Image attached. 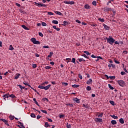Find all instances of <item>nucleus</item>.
Returning <instances> with one entry per match:
<instances>
[{"instance_id": "nucleus-44", "label": "nucleus", "mask_w": 128, "mask_h": 128, "mask_svg": "<svg viewBox=\"0 0 128 128\" xmlns=\"http://www.w3.org/2000/svg\"><path fill=\"white\" fill-rule=\"evenodd\" d=\"M50 68H52V67L50 66H46L45 67V70H50Z\"/></svg>"}, {"instance_id": "nucleus-49", "label": "nucleus", "mask_w": 128, "mask_h": 128, "mask_svg": "<svg viewBox=\"0 0 128 128\" xmlns=\"http://www.w3.org/2000/svg\"><path fill=\"white\" fill-rule=\"evenodd\" d=\"M42 26H46V23L44 22H42Z\"/></svg>"}, {"instance_id": "nucleus-55", "label": "nucleus", "mask_w": 128, "mask_h": 128, "mask_svg": "<svg viewBox=\"0 0 128 128\" xmlns=\"http://www.w3.org/2000/svg\"><path fill=\"white\" fill-rule=\"evenodd\" d=\"M16 6H18V8H22V6H20V4H18V3H16Z\"/></svg>"}, {"instance_id": "nucleus-37", "label": "nucleus", "mask_w": 128, "mask_h": 128, "mask_svg": "<svg viewBox=\"0 0 128 128\" xmlns=\"http://www.w3.org/2000/svg\"><path fill=\"white\" fill-rule=\"evenodd\" d=\"M30 116L31 118H36V114H34V113H31L30 114Z\"/></svg>"}, {"instance_id": "nucleus-13", "label": "nucleus", "mask_w": 128, "mask_h": 128, "mask_svg": "<svg viewBox=\"0 0 128 128\" xmlns=\"http://www.w3.org/2000/svg\"><path fill=\"white\" fill-rule=\"evenodd\" d=\"M51 86H52V85L48 84V86H44V90H48L50 88Z\"/></svg>"}, {"instance_id": "nucleus-62", "label": "nucleus", "mask_w": 128, "mask_h": 128, "mask_svg": "<svg viewBox=\"0 0 128 128\" xmlns=\"http://www.w3.org/2000/svg\"><path fill=\"white\" fill-rule=\"evenodd\" d=\"M40 118H42V116H40V115H38L36 116V118L38 120H40Z\"/></svg>"}, {"instance_id": "nucleus-16", "label": "nucleus", "mask_w": 128, "mask_h": 128, "mask_svg": "<svg viewBox=\"0 0 128 128\" xmlns=\"http://www.w3.org/2000/svg\"><path fill=\"white\" fill-rule=\"evenodd\" d=\"M42 102H50L48 100V98H44L42 100Z\"/></svg>"}, {"instance_id": "nucleus-18", "label": "nucleus", "mask_w": 128, "mask_h": 128, "mask_svg": "<svg viewBox=\"0 0 128 128\" xmlns=\"http://www.w3.org/2000/svg\"><path fill=\"white\" fill-rule=\"evenodd\" d=\"M54 12L55 14H58V16H62V14L60 12L55 11Z\"/></svg>"}, {"instance_id": "nucleus-11", "label": "nucleus", "mask_w": 128, "mask_h": 128, "mask_svg": "<svg viewBox=\"0 0 128 128\" xmlns=\"http://www.w3.org/2000/svg\"><path fill=\"white\" fill-rule=\"evenodd\" d=\"M22 27L24 28V30H30V28H28L26 25L23 24L22 25Z\"/></svg>"}, {"instance_id": "nucleus-51", "label": "nucleus", "mask_w": 128, "mask_h": 128, "mask_svg": "<svg viewBox=\"0 0 128 128\" xmlns=\"http://www.w3.org/2000/svg\"><path fill=\"white\" fill-rule=\"evenodd\" d=\"M112 16H116V12L114 10H112Z\"/></svg>"}, {"instance_id": "nucleus-56", "label": "nucleus", "mask_w": 128, "mask_h": 128, "mask_svg": "<svg viewBox=\"0 0 128 128\" xmlns=\"http://www.w3.org/2000/svg\"><path fill=\"white\" fill-rule=\"evenodd\" d=\"M48 14H49V16H54V14L52 12H48Z\"/></svg>"}, {"instance_id": "nucleus-19", "label": "nucleus", "mask_w": 128, "mask_h": 128, "mask_svg": "<svg viewBox=\"0 0 128 128\" xmlns=\"http://www.w3.org/2000/svg\"><path fill=\"white\" fill-rule=\"evenodd\" d=\"M110 116L112 118H114V120H118V116H116L114 115H110Z\"/></svg>"}, {"instance_id": "nucleus-57", "label": "nucleus", "mask_w": 128, "mask_h": 128, "mask_svg": "<svg viewBox=\"0 0 128 128\" xmlns=\"http://www.w3.org/2000/svg\"><path fill=\"white\" fill-rule=\"evenodd\" d=\"M38 34L40 36H44V34H42V33L41 32H39Z\"/></svg>"}, {"instance_id": "nucleus-47", "label": "nucleus", "mask_w": 128, "mask_h": 128, "mask_svg": "<svg viewBox=\"0 0 128 128\" xmlns=\"http://www.w3.org/2000/svg\"><path fill=\"white\" fill-rule=\"evenodd\" d=\"M114 62L116 63V64H120V62H118V61L117 60H116V58H114Z\"/></svg>"}, {"instance_id": "nucleus-10", "label": "nucleus", "mask_w": 128, "mask_h": 128, "mask_svg": "<svg viewBox=\"0 0 128 128\" xmlns=\"http://www.w3.org/2000/svg\"><path fill=\"white\" fill-rule=\"evenodd\" d=\"M2 122L5 124H6L8 126H10V124L8 122V121L6 120L5 119H2Z\"/></svg>"}, {"instance_id": "nucleus-8", "label": "nucleus", "mask_w": 128, "mask_h": 128, "mask_svg": "<svg viewBox=\"0 0 128 128\" xmlns=\"http://www.w3.org/2000/svg\"><path fill=\"white\" fill-rule=\"evenodd\" d=\"M104 12H110V10H112V8H108V7H104Z\"/></svg>"}, {"instance_id": "nucleus-58", "label": "nucleus", "mask_w": 128, "mask_h": 128, "mask_svg": "<svg viewBox=\"0 0 128 128\" xmlns=\"http://www.w3.org/2000/svg\"><path fill=\"white\" fill-rule=\"evenodd\" d=\"M120 74H122V76H124V74H126V72H120Z\"/></svg>"}, {"instance_id": "nucleus-29", "label": "nucleus", "mask_w": 128, "mask_h": 128, "mask_svg": "<svg viewBox=\"0 0 128 128\" xmlns=\"http://www.w3.org/2000/svg\"><path fill=\"white\" fill-rule=\"evenodd\" d=\"M9 50H14V48L12 46V45H10V46L9 47Z\"/></svg>"}, {"instance_id": "nucleus-15", "label": "nucleus", "mask_w": 128, "mask_h": 128, "mask_svg": "<svg viewBox=\"0 0 128 128\" xmlns=\"http://www.w3.org/2000/svg\"><path fill=\"white\" fill-rule=\"evenodd\" d=\"M92 79H89L87 82H86V84H92Z\"/></svg>"}, {"instance_id": "nucleus-52", "label": "nucleus", "mask_w": 128, "mask_h": 128, "mask_svg": "<svg viewBox=\"0 0 128 128\" xmlns=\"http://www.w3.org/2000/svg\"><path fill=\"white\" fill-rule=\"evenodd\" d=\"M21 14H24V10L21 9L19 10Z\"/></svg>"}, {"instance_id": "nucleus-31", "label": "nucleus", "mask_w": 128, "mask_h": 128, "mask_svg": "<svg viewBox=\"0 0 128 128\" xmlns=\"http://www.w3.org/2000/svg\"><path fill=\"white\" fill-rule=\"evenodd\" d=\"M109 102L110 104H112V106H115L116 104H114V102L112 100H110Z\"/></svg>"}, {"instance_id": "nucleus-61", "label": "nucleus", "mask_w": 128, "mask_h": 128, "mask_svg": "<svg viewBox=\"0 0 128 128\" xmlns=\"http://www.w3.org/2000/svg\"><path fill=\"white\" fill-rule=\"evenodd\" d=\"M18 124H20V126H24V124L20 122H18Z\"/></svg>"}, {"instance_id": "nucleus-54", "label": "nucleus", "mask_w": 128, "mask_h": 128, "mask_svg": "<svg viewBox=\"0 0 128 128\" xmlns=\"http://www.w3.org/2000/svg\"><path fill=\"white\" fill-rule=\"evenodd\" d=\"M62 84L65 86H68V82H62Z\"/></svg>"}, {"instance_id": "nucleus-6", "label": "nucleus", "mask_w": 128, "mask_h": 128, "mask_svg": "<svg viewBox=\"0 0 128 128\" xmlns=\"http://www.w3.org/2000/svg\"><path fill=\"white\" fill-rule=\"evenodd\" d=\"M103 26L104 27V30H110V26H108L106 24H103Z\"/></svg>"}, {"instance_id": "nucleus-24", "label": "nucleus", "mask_w": 128, "mask_h": 128, "mask_svg": "<svg viewBox=\"0 0 128 128\" xmlns=\"http://www.w3.org/2000/svg\"><path fill=\"white\" fill-rule=\"evenodd\" d=\"M81 56H84L86 58H88V57L86 54H82V52L81 53Z\"/></svg>"}, {"instance_id": "nucleus-64", "label": "nucleus", "mask_w": 128, "mask_h": 128, "mask_svg": "<svg viewBox=\"0 0 128 128\" xmlns=\"http://www.w3.org/2000/svg\"><path fill=\"white\" fill-rule=\"evenodd\" d=\"M128 51L126 50H124L123 51V54H128Z\"/></svg>"}, {"instance_id": "nucleus-63", "label": "nucleus", "mask_w": 128, "mask_h": 128, "mask_svg": "<svg viewBox=\"0 0 128 128\" xmlns=\"http://www.w3.org/2000/svg\"><path fill=\"white\" fill-rule=\"evenodd\" d=\"M10 120H12L14 118V116H10Z\"/></svg>"}, {"instance_id": "nucleus-23", "label": "nucleus", "mask_w": 128, "mask_h": 128, "mask_svg": "<svg viewBox=\"0 0 128 128\" xmlns=\"http://www.w3.org/2000/svg\"><path fill=\"white\" fill-rule=\"evenodd\" d=\"M52 54H54V52H50V54L48 56V58H52Z\"/></svg>"}, {"instance_id": "nucleus-27", "label": "nucleus", "mask_w": 128, "mask_h": 128, "mask_svg": "<svg viewBox=\"0 0 128 128\" xmlns=\"http://www.w3.org/2000/svg\"><path fill=\"white\" fill-rule=\"evenodd\" d=\"M86 90H88L90 92V90H92V87L90 86H88L86 88Z\"/></svg>"}, {"instance_id": "nucleus-5", "label": "nucleus", "mask_w": 128, "mask_h": 128, "mask_svg": "<svg viewBox=\"0 0 128 128\" xmlns=\"http://www.w3.org/2000/svg\"><path fill=\"white\" fill-rule=\"evenodd\" d=\"M94 120L96 122H102V119L100 118H95Z\"/></svg>"}, {"instance_id": "nucleus-28", "label": "nucleus", "mask_w": 128, "mask_h": 128, "mask_svg": "<svg viewBox=\"0 0 128 128\" xmlns=\"http://www.w3.org/2000/svg\"><path fill=\"white\" fill-rule=\"evenodd\" d=\"M78 86H80V85H78V84L72 85V87L74 88H78Z\"/></svg>"}, {"instance_id": "nucleus-2", "label": "nucleus", "mask_w": 128, "mask_h": 128, "mask_svg": "<svg viewBox=\"0 0 128 128\" xmlns=\"http://www.w3.org/2000/svg\"><path fill=\"white\" fill-rule=\"evenodd\" d=\"M2 96L4 100H6V98H16V96L14 94H10L8 93L4 94Z\"/></svg>"}, {"instance_id": "nucleus-12", "label": "nucleus", "mask_w": 128, "mask_h": 128, "mask_svg": "<svg viewBox=\"0 0 128 128\" xmlns=\"http://www.w3.org/2000/svg\"><path fill=\"white\" fill-rule=\"evenodd\" d=\"M66 106H70V108H72V106H74V104L68 103V104H66Z\"/></svg>"}, {"instance_id": "nucleus-22", "label": "nucleus", "mask_w": 128, "mask_h": 128, "mask_svg": "<svg viewBox=\"0 0 128 128\" xmlns=\"http://www.w3.org/2000/svg\"><path fill=\"white\" fill-rule=\"evenodd\" d=\"M84 108H88H88H90V106H88V105L87 104H82Z\"/></svg>"}, {"instance_id": "nucleus-53", "label": "nucleus", "mask_w": 128, "mask_h": 128, "mask_svg": "<svg viewBox=\"0 0 128 128\" xmlns=\"http://www.w3.org/2000/svg\"><path fill=\"white\" fill-rule=\"evenodd\" d=\"M72 62H73L74 64H76V58H72Z\"/></svg>"}, {"instance_id": "nucleus-50", "label": "nucleus", "mask_w": 128, "mask_h": 128, "mask_svg": "<svg viewBox=\"0 0 128 128\" xmlns=\"http://www.w3.org/2000/svg\"><path fill=\"white\" fill-rule=\"evenodd\" d=\"M66 60H67V62H70V60H72V58H66Z\"/></svg>"}, {"instance_id": "nucleus-35", "label": "nucleus", "mask_w": 128, "mask_h": 128, "mask_svg": "<svg viewBox=\"0 0 128 128\" xmlns=\"http://www.w3.org/2000/svg\"><path fill=\"white\" fill-rule=\"evenodd\" d=\"M40 44V41L38 40L35 41V42L34 43V44Z\"/></svg>"}, {"instance_id": "nucleus-21", "label": "nucleus", "mask_w": 128, "mask_h": 128, "mask_svg": "<svg viewBox=\"0 0 128 128\" xmlns=\"http://www.w3.org/2000/svg\"><path fill=\"white\" fill-rule=\"evenodd\" d=\"M36 40V39L34 38H31V42H33V44H34Z\"/></svg>"}, {"instance_id": "nucleus-17", "label": "nucleus", "mask_w": 128, "mask_h": 128, "mask_svg": "<svg viewBox=\"0 0 128 128\" xmlns=\"http://www.w3.org/2000/svg\"><path fill=\"white\" fill-rule=\"evenodd\" d=\"M20 76V74H16V76L14 77V80H18V78Z\"/></svg>"}, {"instance_id": "nucleus-42", "label": "nucleus", "mask_w": 128, "mask_h": 128, "mask_svg": "<svg viewBox=\"0 0 128 128\" xmlns=\"http://www.w3.org/2000/svg\"><path fill=\"white\" fill-rule=\"evenodd\" d=\"M34 4L37 6H39L40 8V4H42L38 3L36 2H34Z\"/></svg>"}, {"instance_id": "nucleus-3", "label": "nucleus", "mask_w": 128, "mask_h": 128, "mask_svg": "<svg viewBox=\"0 0 128 128\" xmlns=\"http://www.w3.org/2000/svg\"><path fill=\"white\" fill-rule=\"evenodd\" d=\"M117 82L120 86H122V88H124V86H126V82L124 81V80H118L117 81Z\"/></svg>"}, {"instance_id": "nucleus-33", "label": "nucleus", "mask_w": 128, "mask_h": 128, "mask_svg": "<svg viewBox=\"0 0 128 128\" xmlns=\"http://www.w3.org/2000/svg\"><path fill=\"white\" fill-rule=\"evenodd\" d=\"M32 88V90H34V92H36V94H38V96H40V93L36 90V89H34V88Z\"/></svg>"}, {"instance_id": "nucleus-60", "label": "nucleus", "mask_w": 128, "mask_h": 128, "mask_svg": "<svg viewBox=\"0 0 128 128\" xmlns=\"http://www.w3.org/2000/svg\"><path fill=\"white\" fill-rule=\"evenodd\" d=\"M41 112H44V114H48V112H46V110H41Z\"/></svg>"}, {"instance_id": "nucleus-26", "label": "nucleus", "mask_w": 128, "mask_h": 128, "mask_svg": "<svg viewBox=\"0 0 128 128\" xmlns=\"http://www.w3.org/2000/svg\"><path fill=\"white\" fill-rule=\"evenodd\" d=\"M108 86L109 88H110V90H114V88L112 87V85H110V84H108Z\"/></svg>"}, {"instance_id": "nucleus-59", "label": "nucleus", "mask_w": 128, "mask_h": 128, "mask_svg": "<svg viewBox=\"0 0 128 128\" xmlns=\"http://www.w3.org/2000/svg\"><path fill=\"white\" fill-rule=\"evenodd\" d=\"M114 43H115V44H119L120 41H114Z\"/></svg>"}, {"instance_id": "nucleus-34", "label": "nucleus", "mask_w": 128, "mask_h": 128, "mask_svg": "<svg viewBox=\"0 0 128 128\" xmlns=\"http://www.w3.org/2000/svg\"><path fill=\"white\" fill-rule=\"evenodd\" d=\"M84 54H86V56L90 55V53H89V52L88 51H84Z\"/></svg>"}, {"instance_id": "nucleus-46", "label": "nucleus", "mask_w": 128, "mask_h": 128, "mask_svg": "<svg viewBox=\"0 0 128 128\" xmlns=\"http://www.w3.org/2000/svg\"><path fill=\"white\" fill-rule=\"evenodd\" d=\"M92 4H93V6H96V1L94 0L92 2Z\"/></svg>"}, {"instance_id": "nucleus-20", "label": "nucleus", "mask_w": 128, "mask_h": 128, "mask_svg": "<svg viewBox=\"0 0 128 128\" xmlns=\"http://www.w3.org/2000/svg\"><path fill=\"white\" fill-rule=\"evenodd\" d=\"M111 124H113L114 126V124H116V120H112L111 121Z\"/></svg>"}, {"instance_id": "nucleus-1", "label": "nucleus", "mask_w": 128, "mask_h": 128, "mask_svg": "<svg viewBox=\"0 0 128 128\" xmlns=\"http://www.w3.org/2000/svg\"><path fill=\"white\" fill-rule=\"evenodd\" d=\"M107 40V42L111 46H112L114 44V42H116V40H114L112 36H109L108 38L106 37L104 38V40Z\"/></svg>"}, {"instance_id": "nucleus-4", "label": "nucleus", "mask_w": 128, "mask_h": 128, "mask_svg": "<svg viewBox=\"0 0 128 128\" xmlns=\"http://www.w3.org/2000/svg\"><path fill=\"white\" fill-rule=\"evenodd\" d=\"M64 4H74V2H68V1H64Z\"/></svg>"}, {"instance_id": "nucleus-43", "label": "nucleus", "mask_w": 128, "mask_h": 128, "mask_svg": "<svg viewBox=\"0 0 128 128\" xmlns=\"http://www.w3.org/2000/svg\"><path fill=\"white\" fill-rule=\"evenodd\" d=\"M66 128H71L72 125L70 124H68V123H67Z\"/></svg>"}, {"instance_id": "nucleus-41", "label": "nucleus", "mask_w": 128, "mask_h": 128, "mask_svg": "<svg viewBox=\"0 0 128 128\" xmlns=\"http://www.w3.org/2000/svg\"><path fill=\"white\" fill-rule=\"evenodd\" d=\"M40 8H42V6H43V8H46V4H42L40 5Z\"/></svg>"}, {"instance_id": "nucleus-36", "label": "nucleus", "mask_w": 128, "mask_h": 128, "mask_svg": "<svg viewBox=\"0 0 128 128\" xmlns=\"http://www.w3.org/2000/svg\"><path fill=\"white\" fill-rule=\"evenodd\" d=\"M109 78H110V80H114L116 78V76H110Z\"/></svg>"}, {"instance_id": "nucleus-32", "label": "nucleus", "mask_w": 128, "mask_h": 128, "mask_svg": "<svg viewBox=\"0 0 128 128\" xmlns=\"http://www.w3.org/2000/svg\"><path fill=\"white\" fill-rule=\"evenodd\" d=\"M44 126L45 128H48V126H50V124H48V122H45Z\"/></svg>"}, {"instance_id": "nucleus-9", "label": "nucleus", "mask_w": 128, "mask_h": 128, "mask_svg": "<svg viewBox=\"0 0 128 128\" xmlns=\"http://www.w3.org/2000/svg\"><path fill=\"white\" fill-rule=\"evenodd\" d=\"M73 100L74 102H77V104H80V100L78 98H73Z\"/></svg>"}, {"instance_id": "nucleus-39", "label": "nucleus", "mask_w": 128, "mask_h": 128, "mask_svg": "<svg viewBox=\"0 0 128 128\" xmlns=\"http://www.w3.org/2000/svg\"><path fill=\"white\" fill-rule=\"evenodd\" d=\"M64 116H64V114H60L59 115L60 118H64Z\"/></svg>"}, {"instance_id": "nucleus-25", "label": "nucleus", "mask_w": 128, "mask_h": 128, "mask_svg": "<svg viewBox=\"0 0 128 128\" xmlns=\"http://www.w3.org/2000/svg\"><path fill=\"white\" fill-rule=\"evenodd\" d=\"M52 24H58V20H54L52 21Z\"/></svg>"}, {"instance_id": "nucleus-38", "label": "nucleus", "mask_w": 128, "mask_h": 128, "mask_svg": "<svg viewBox=\"0 0 128 128\" xmlns=\"http://www.w3.org/2000/svg\"><path fill=\"white\" fill-rule=\"evenodd\" d=\"M102 116H104V113L101 112L100 114L98 116V118H102Z\"/></svg>"}, {"instance_id": "nucleus-48", "label": "nucleus", "mask_w": 128, "mask_h": 128, "mask_svg": "<svg viewBox=\"0 0 128 128\" xmlns=\"http://www.w3.org/2000/svg\"><path fill=\"white\" fill-rule=\"evenodd\" d=\"M32 66L33 68H37L38 66H36V64H32Z\"/></svg>"}, {"instance_id": "nucleus-7", "label": "nucleus", "mask_w": 128, "mask_h": 128, "mask_svg": "<svg viewBox=\"0 0 128 128\" xmlns=\"http://www.w3.org/2000/svg\"><path fill=\"white\" fill-rule=\"evenodd\" d=\"M84 8L86 10H90L92 8L88 5V4H86L84 6Z\"/></svg>"}, {"instance_id": "nucleus-14", "label": "nucleus", "mask_w": 128, "mask_h": 128, "mask_svg": "<svg viewBox=\"0 0 128 128\" xmlns=\"http://www.w3.org/2000/svg\"><path fill=\"white\" fill-rule=\"evenodd\" d=\"M119 122H120V124H124V118H120L119 120Z\"/></svg>"}, {"instance_id": "nucleus-30", "label": "nucleus", "mask_w": 128, "mask_h": 128, "mask_svg": "<svg viewBox=\"0 0 128 128\" xmlns=\"http://www.w3.org/2000/svg\"><path fill=\"white\" fill-rule=\"evenodd\" d=\"M38 88H41V90H44V86H40V85H39L38 86Z\"/></svg>"}, {"instance_id": "nucleus-45", "label": "nucleus", "mask_w": 128, "mask_h": 128, "mask_svg": "<svg viewBox=\"0 0 128 128\" xmlns=\"http://www.w3.org/2000/svg\"><path fill=\"white\" fill-rule=\"evenodd\" d=\"M64 26H68V22L65 20L64 22Z\"/></svg>"}, {"instance_id": "nucleus-40", "label": "nucleus", "mask_w": 128, "mask_h": 128, "mask_svg": "<svg viewBox=\"0 0 128 128\" xmlns=\"http://www.w3.org/2000/svg\"><path fill=\"white\" fill-rule=\"evenodd\" d=\"M98 20H100V22H104V18H98Z\"/></svg>"}]
</instances>
